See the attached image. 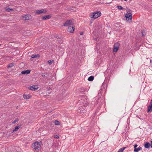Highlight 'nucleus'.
Returning <instances> with one entry per match:
<instances>
[{"label": "nucleus", "mask_w": 152, "mask_h": 152, "mask_svg": "<svg viewBox=\"0 0 152 152\" xmlns=\"http://www.w3.org/2000/svg\"><path fill=\"white\" fill-rule=\"evenodd\" d=\"M101 15V12L100 11H97L91 13L89 15V16L91 18L96 19L100 16Z\"/></svg>", "instance_id": "1"}, {"label": "nucleus", "mask_w": 152, "mask_h": 152, "mask_svg": "<svg viewBox=\"0 0 152 152\" xmlns=\"http://www.w3.org/2000/svg\"><path fill=\"white\" fill-rule=\"evenodd\" d=\"M32 146L36 151H37L39 150L41 145L39 142L36 141L32 144Z\"/></svg>", "instance_id": "2"}, {"label": "nucleus", "mask_w": 152, "mask_h": 152, "mask_svg": "<svg viewBox=\"0 0 152 152\" xmlns=\"http://www.w3.org/2000/svg\"><path fill=\"white\" fill-rule=\"evenodd\" d=\"M125 17L127 21H129V20H131L132 17V14L130 12H127L125 14Z\"/></svg>", "instance_id": "3"}, {"label": "nucleus", "mask_w": 152, "mask_h": 152, "mask_svg": "<svg viewBox=\"0 0 152 152\" xmlns=\"http://www.w3.org/2000/svg\"><path fill=\"white\" fill-rule=\"evenodd\" d=\"M87 90V88H84L83 87L80 88L78 89L77 92L81 93H84Z\"/></svg>", "instance_id": "4"}, {"label": "nucleus", "mask_w": 152, "mask_h": 152, "mask_svg": "<svg viewBox=\"0 0 152 152\" xmlns=\"http://www.w3.org/2000/svg\"><path fill=\"white\" fill-rule=\"evenodd\" d=\"M72 22L71 20H67L64 24V26H68L72 24Z\"/></svg>", "instance_id": "5"}, {"label": "nucleus", "mask_w": 152, "mask_h": 152, "mask_svg": "<svg viewBox=\"0 0 152 152\" xmlns=\"http://www.w3.org/2000/svg\"><path fill=\"white\" fill-rule=\"evenodd\" d=\"M15 10V8H9L8 7H7L5 8L6 10L9 12H12Z\"/></svg>", "instance_id": "6"}, {"label": "nucleus", "mask_w": 152, "mask_h": 152, "mask_svg": "<svg viewBox=\"0 0 152 152\" xmlns=\"http://www.w3.org/2000/svg\"><path fill=\"white\" fill-rule=\"evenodd\" d=\"M23 17L24 18L25 20H28L31 18V15L28 14L23 16Z\"/></svg>", "instance_id": "7"}, {"label": "nucleus", "mask_w": 152, "mask_h": 152, "mask_svg": "<svg viewBox=\"0 0 152 152\" xmlns=\"http://www.w3.org/2000/svg\"><path fill=\"white\" fill-rule=\"evenodd\" d=\"M46 12V11H44V10H37L36 11V13L37 15H39L42 13H44Z\"/></svg>", "instance_id": "8"}, {"label": "nucleus", "mask_w": 152, "mask_h": 152, "mask_svg": "<svg viewBox=\"0 0 152 152\" xmlns=\"http://www.w3.org/2000/svg\"><path fill=\"white\" fill-rule=\"evenodd\" d=\"M51 17V15H47L44 16L42 17V19L45 20H46L47 19H49Z\"/></svg>", "instance_id": "9"}, {"label": "nucleus", "mask_w": 152, "mask_h": 152, "mask_svg": "<svg viewBox=\"0 0 152 152\" xmlns=\"http://www.w3.org/2000/svg\"><path fill=\"white\" fill-rule=\"evenodd\" d=\"M68 31L69 32L72 33H73L74 31L73 27V26L69 27L68 29Z\"/></svg>", "instance_id": "10"}, {"label": "nucleus", "mask_w": 152, "mask_h": 152, "mask_svg": "<svg viewBox=\"0 0 152 152\" xmlns=\"http://www.w3.org/2000/svg\"><path fill=\"white\" fill-rule=\"evenodd\" d=\"M30 70H28L22 71L21 72V73L22 74L27 75L29 74L30 73Z\"/></svg>", "instance_id": "11"}, {"label": "nucleus", "mask_w": 152, "mask_h": 152, "mask_svg": "<svg viewBox=\"0 0 152 152\" xmlns=\"http://www.w3.org/2000/svg\"><path fill=\"white\" fill-rule=\"evenodd\" d=\"M38 88V87L36 88L35 86H30L29 87V89L32 91H35Z\"/></svg>", "instance_id": "12"}, {"label": "nucleus", "mask_w": 152, "mask_h": 152, "mask_svg": "<svg viewBox=\"0 0 152 152\" xmlns=\"http://www.w3.org/2000/svg\"><path fill=\"white\" fill-rule=\"evenodd\" d=\"M150 144L149 142H146L145 143L144 145V147L146 148H150Z\"/></svg>", "instance_id": "13"}, {"label": "nucleus", "mask_w": 152, "mask_h": 152, "mask_svg": "<svg viewBox=\"0 0 152 152\" xmlns=\"http://www.w3.org/2000/svg\"><path fill=\"white\" fill-rule=\"evenodd\" d=\"M40 56L39 54H33L31 56V58H39Z\"/></svg>", "instance_id": "14"}, {"label": "nucleus", "mask_w": 152, "mask_h": 152, "mask_svg": "<svg viewBox=\"0 0 152 152\" xmlns=\"http://www.w3.org/2000/svg\"><path fill=\"white\" fill-rule=\"evenodd\" d=\"M152 111V106L149 105L148 107L147 112H151Z\"/></svg>", "instance_id": "15"}, {"label": "nucleus", "mask_w": 152, "mask_h": 152, "mask_svg": "<svg viewBox=\"0 0 152 152\" xmlns=\"http://www.w3.org/2000/svg\"><path fill=\"white\" fill-rule=\"evenodd\" d=\"M21 127V126L20 125L18 126H17L15 127V128L13 129V130L12 131V132H13L15 131H17L18 129L20 128Z\"/></svg>", "instance_id": "16"}, {"label": "nucleus", "mask_w": 152, "mask_h": 152, "mask_svg": "<svg viewBox=\"0 0 152 152\" xmlns=\"http://www.w3.org/2000/svg\"><path fill=\"white\" fill-rule=\"evenodd\" d=\"M94 79V77L93 76H90L88 78V80L89 81H93Z\"/></svg>", "instance_id": "17"}, {"label": "nucleus", "mask_w": 152, "mask_h": 152, "mask_svg": "<svg viewBox=\"0 0 152 152\" xmlns=\"http://www.w3.org/2000/svg\"><path fill=\"white\" fill-rule=\"evenodd\" d=\"M15 64V63H11L7 65V67L8 68L11 67H12L13 66H14Z\"/></svg>", "instance_id": "18"}, {"label": "nucleus", "mask_w": 152, "mask_h": 152, "mask_svg": "<svg viewBox=\"0 0 152 152\" xmlns=\"http://www.w3.org/2000/svg\"><path fill=\"white\" fill-rule=\"evenodd\" d=\"M142 149L141 147H139L137 148L134 149V151L136 152H138L139 151L141 150Z\"/></svg>", "instance_id": "19"}, {"label": "nucleus", "mask_w": 152, "mask_h": 152, "mask_svg": "<svg viewBox=\"0 0 152 152\" xmlns=\"http://www.w3.org/2000/svg\"><path fill=\"white\" fill-rule=\"evenodd\" d=\"M83 32H81L80 33V35H82L83 34ZM83 38V36L81 35L80 37H78V39L79 40H81Z\"/></svg>", "instance_id": "20"}, {"label": "nucleus", "mask_w": 152, "mask_h": 152, "mask_svg": "<svg viewBox=\"0 0 152 152\" xmlns=\"http://www.w3.org/2000/svg\"><path fill=\"white\" fill-rule=\"evenodd\" d=\"M119 46H120V44L118 42H117L115 43L114 44V47H117V48H119Z\"/></svg>", "instance_id": "21"}, {"label": "nucleus", "mask_w": 152, "mask_h": 152, "mask_svg": "<svg viewBox=\"0 0 152 152\" xmlns=\"http://www.w3.org/2000/svg\"><path fill=\"white\" fill-rule=\"evenodd\" d=\"M56 38L57 39H60V40H59L58 41H60V42H59V43L60 44H61V43H63V40H62V39H61L60 37H59L58 36H56Z\"/></svg>", "instance_id": "22"}, {"label": "nucleus", "mask_w": 152, "mask_h": 152, "mask_svg": "<svg viewBox=\"0 0 152 152\" xmlns=\"http://www.w3.org/2000/svg\"><path fill=\"white\" fill-rule=\"evenodd\" d=\"M126 148V147H123V148H120L118 152H122L124 151V150Z\"/></svg>", "instance_id": "23"}, {"label": "nucleus", "mask_w": 152, "mask_h": 152, "mask_svg": "<svg viewBox=\"0 0 152 152\" xmlns=\"http://www.w3.org/2000/svg\"><path fill=\"white\" fill-rule=\"evenodd\" d=\"M119 49L118 48L114 46L113 51L114 52H117Z\"/></svg>", "instance_id": "24"}, {"label": "nucleus", "mask_w": 152, "mask_h": 152, "mask_svg": "<svg viewBox=\"0 0 152 152\" xmlns=\"http://www.w3.org/2000/svg\"><path fill=\"white\" fill-rule=\"evenodd\" d=\"M117 8L119 10H124L125 9L124 8L122 7L121 6H117Z\"/></svg>", "instance_id": "25"}, {"label": "nucleus", "mask_w": 152, "mask_h": 152, "mask_svg": "<svg viewBox=\"0 0 152 152\" xmlns=\"http://www.w3.org/2000/svg\"><path fill=\"white\" fill-rule=\"evenodd\" d=\"M23 97V98L25 99H27L29 98V96L27 95H24Z\"/></svg>", "instance_id": "26"}, {"label": "nucleus", "mask_w": 152, "mask_h": 152, "mask_svg": "<svg viewBox=\"0 0 152 152\" xmlns=\"http://www.w3.org/2000/svg\"><path fill=\"white\" fill-rule=\"evenodd\" d=\"M141 33L143 37H144L145 35V33L144 30H142Z\"/></svg>", "instance_id": "27"}, {"label": "nucleus", "mask_w": 152, "mask_h": 152, "mask_svg": "<svg viewBox=\"0 0 152 152\" xmlns=\"http://www.w3.org/2000/svg\"><path fill=\"white\" fill-rule=\"evenodd\" d=\"M54 123L55 125H59V122L57 120H55L54 121Z\"/></svg>", "instance_id": "28"}, {"label": "nucleus", "mask_w": 152, "mask_h": 152, "mask_svg": "<svg viewBox=\"0 0 152 152\" xmlns=\"http://www.w3.org/2000/svg\"><path fill=\"white\" fill-rule=\"evenodd\" d=\"M83 111V110H80V109H78L77 110V113H84V112Z\"/></svg>", "instance_id": "29"}, {"label": "nucleus", "mask_w": 152, "mask_h": 152, "mask_svg": "<svg viewBox=\"0 0 152 152\" xmlns=\"http://www.w3.org/2000/svg\"><path fill=\"white\" fill-rule=\"evenodd\" d=\"M53 61V60H50L48 61V64H52Z\"/></svg>", "instance_id": "30"}, {"label": "nucleus", "mask_w": 152, "mask_h": 152, "mask_svg": "<svg viewBox=\"0 0 152 152\" xmlns=\"http://www.w3.org/2000/svg\"><path fill=\"white\" fill-rule=\"evenodd\" d=\"M18 119H16L15 120L12 122V124H15V123L16 122H17V121H18Z\"/></svg>", "instance_id": "31"}, {"label": "nucleus", "mask_w": 152, "mask_h": 152, "mask_svg": "<svg viewBox=\"0 0 152 152\" xmlns=\"http://www.w3.org/2000/svg\"><path fill=\"white\" fill-rule=\"evenodd\" d=\"M54 138H55L58 139L59 138V137L58 135H56L55 136Z\"/></svg>", "instance_id": "32"}, {"label": "nucleus", "mask_w": 152, "mask_h": 152, "mask_svg": "<svg viewBox=\"0 0 152 152\" xmlns=\"http://www.w3.org/2000/svg\"><path fill=\"white\" fill-rule=\"evenodd\" d=\"M138 145L137 144H135L134 145V149L136 148L137 147Z\"/></svg>", "instance_id": "33"}, {"label": "nucleus", "mask_w": 152, "mask_h": 152, "mask_svg": "<svg viewBox=\"0 0 152 152\" xmlns=\"http://www.w3.org/2000/svg\"><path fill=\"white\" fill-rule=\"evenodd\" d=\"M150 146H151V148H152V140L151 141Z\"/></svg>", "instance_id": "34"}, {"label": "nucleus", "mask_w": 152, "mask_h": 152, "mask_svg": "<svg viewBox=\"0 0 152 152\" xmlns=\"http://www.w3.org/2000/svg\"><path fill=\"white\" fill-rule=\"evenodd\" d=\"M150 105L152 106V100H151V102H150Z\"/></svg>", "instance_id": "35"}, {"label": "nucleus", "mask_w": 152, "mask_h": 152, "mask_svg": "<svg viewBox=\"0 0 152 152\" xmlns=\"http://www.w3.org/2000/svg\"><path fill=\"white\" fill-rule=\"evenodd\" d=\"M80 71V69H77V71L78 72H79Z\"/></svg>", "instance_id": "36"}, {"label": "nucleus", "mask_w": 152, "mask_h": 152, "mask_svg": "<svg viewBox=\"0 0 152 152\" xmlns=\"http://www.w3.org/2000/svg\"><path fill=\"white\" fill-rule=\"evenodd\" d=\"M42 77H45V75H42Z\"/></svg>", "instance_id": "37"}, {"label": "nucleus", "mask_w": 152, "mask_h": 152, "mask_svg": "<svg viewBox=\"0 0 152 152\" xmlns=\"http://www.w3.org/2000/svg\"><path fill=\"white\" fill-rule=\"evenodd\" d=\"M81 96V97H84V95H82V96Z\"/></svg>", "instance_id": "38"}]
</instances>
